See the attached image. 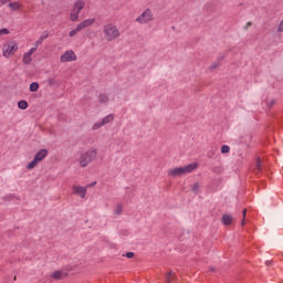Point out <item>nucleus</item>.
I'll use <instances>...</instances> for the list:
<instances>
[{"label":"nucleus","instance_id":"1","mask_svg":"<svg viewBox=\"0 0 283 283\" xmlns=\"http://www.w3.org/2000/svg\"><path fill=\"white\" fill-rule=\"evenodd\" d=\"M198 169V163L188 164L184 167H177L168 170V176L176 178L178 176H185V174H191V171Z\"/></svg>","mask_w":283,"mask_h":283},{"label":"nucleus","instance_id":"2","mask_svg":"<svg viewBox=\"0 0 283 283\" xmlns=\"http://www.w3.org/2000/svg\"><path fill=\"white\" fill-rule=\"evenodd\" d=\"M97 156H98V150L96 149H90L82 153L78 158L80 167H87V165L94 163Z\"/></svg>","mask_w":283,"mask_h":283},{"label":"nucleus","instance_id":"3","mask_svg":"<svg viewBox=\"0 0 283 283\" xmlns=\"http://www.w3.org/2000/svg\"><path fill=\"white\" fill-rule=\"evenodd\" d=\"M103 32L106 41H116L120 36V31L116 25L108 23L103 27Z\"/></svg>","mask_w":283,"mask_h":283},{"label":"nucleus","instance_id":"4","mask_svg":"<svg viewBox=\"0 0 283 283\" xmlns=\"http://www.w3.org/2000/svg\"><path fill=\"white\" fill-rule=\"evenodd\" d=\"M17 50H19V44H17V42L14 41L6 42L2 45V54L6 59H9L10 56H12V54H14Z\"/></svg>","mask_w":283,"mask_h":283},{"label":"nucleus","instance_id":"5","mask_svg":"<svg viewBox=\"0 0 283 283\" xmlns=\"http://www.w3.org/2000/svg\"><path fill=\"white\" fill-rule=\"evenodd\" d=\"M85 8V1L77 0L74 3L73 9L71 10L70 19L71 21H78V14H81V10Z\"/></svg>","mask_w":283,"mask_h":283},{"label":"nucleus","instance_id":"6","mask_svg":"<svg viewBox=\"0 0 283 283\" xmlns=\"http://www.w3.org/2000/svg\"><path fill=\"white\" fill-rule=\"evenodd\" d=\"M149 21H154V12H151V9L144 10L143 13L136 18V22L140 23V25H145L149 23Z\"/></svg>","mask_w":283,"mask_h":283},{"label":"nucleus","instance_id":"7","mask_svg":"<svg viewBox=\"0 0 283 283\" xmlns=\"http://www.w3.org/2000/svg\"><path fill=\"white\" fill-rule=\"evenodd\" d=\"M61 63H72V61H76V53L74 51L69 50L60 57Z\"/></svg>","mask_w":283,"mask_h":283},{"label":"nucleus","instance_id":"8","mask_svg":"<svg viewBox=\"0 0 283 283\" xmlns=\"http://www.w3.org/2000/svg\"><path fill=\"white\" fill-rule=\"evenodd\" d=\"M73 191L81 198H85V196H87V188L82 186H73Z\"/></svg>","mask_w":283,"mask_h":283},{"label":"nucleus","instance_id":"9","mask_svg":"<svg viewBox=\"0 0 283 283\" xmlns=\"http://www.w3.org/2000/svg\"><path fill=\"white\" fill-rule=\"evenodd\" d=\"M96 19H86L77 24L78 30H85V28H90L93 23H95Z\"/></svg>","mask_w":283,"mask_h":283},{"label":"nucleus","instance_id":"10","mask_svg":"<svg viewBox=\"0 0 283 283\" xmlns=\"http://www.w3.org/2000/svg\"><path fill=\"white\" fill-rule=\"evenodd\" d=\"M48 156V149H40L33 157L38 163H41Z\"/></svg>","mask_w":283,"mask_h":283},{"label":"nucleus","instance_id":"11","mask_svg":"<svg viewBox=\"0 0 283 283\" xmlns=\"http://www.w3.org/2000/svg\"><path fill=\"white\" fill-rule=\"evenodd\" d=\"M51 277L53 280H63L64 277H67V273H65L64 271H55L51 274Z\"/></svg>","mask_w":283,"mask_h":283},{"label":"nucleus","instance_id":"12","mask_svg":"<svg viewBox=\"0 0 283 283\" xmlns=\"http://www.w3.org/2000/svg\"><path fill=\"white\" fill-rule=\"evenodd\" d=\"M176 280H178V276H176V274L174 273V271H168L165 275V282L166 283H171V282H176Z\"/></svg>","mask_w":283,"mask_h":283},{"label":"nucleus","instance_id":"13","mask_svg":"<svg viewBox=\"0 0 283 283\" xmlns=\"http://www.w3.org/2000/svg\"><path fill=\"white\" fill-rule=\"evenodd\" d=\"M48 36H50V32L44 31V32L40 35L39 40L35 42V48H39V45H43V41H44V39H48Z\"/></svg>","mask_w":283,"mask_h":283},{"label":"nucleus","instance_id":"14","mask_svg":"<svg viewBox=\"0 0 283 283\" xmlns=\"http://www.w3.org/2000/svg\"><path fill=\"white\" fill-rule=\"evenodd\" d=\"M222 222L226 227H229L233 222V217H231L229 214H223Z\"/></svg>","mask_w":283,"mask_h":283},{"label":"nucleus","instance_id":"15","mask_svg":"<svg viewBox=\"0 0 283 283\" xmlns=\"http://www.w3.org/2000/svg\"><path fill=\"white\" fill-rule=\"evenodd\" d=\"M98 103L106 105V103H109V97L105 93H101L98 95Z\"/></svg>","mask_w":283,"mask_h":283},{"label":"nucleus","instance_id":"16","mask_svg":"<svg viewBox=\"0 0 283 283\" xmlns=\"http://www.w3.org/2000/svg\"><path fill=\"white\" fill-rule=\"evenodd\" d=\"M114 120V114H109L107 116H105L101 122H102V125H107L109 123H112Z\"/></svg>","mask_w":283,"mask_h":283},{"label":"nucleus","instance_id":"17","mask_svg":"<svg viewBox=\"0 0 283 283\" xmlns=\"http://www.w3.org/2000/svg\"><path fill=\"white\" fill-rule=\"evenodd\" d=\"M22 61L24 65H30V63H32V55H30V53H24Z\"/></svg>","mask_w":283,"mask_h":283},{"label":"nucleus","instance_id":"18","mask_svg":"<svg viewBox=\"0 0 283 283\" xmlns=\"http://www.w3.org/2000/svg\"><path fill=\"white\" fill-rule=\"evenodd\" d=\"M261 171H262V161L260 159H256L254 174H260Z\"/></svg>","mask_w":283,"mask_h":283},{"label":"nucleus","instance_id":"19","mask_svg":"<svg viewBox=\"0 0 283 283\" xmlns=\"http://www.w3.org/2000/svg\"><path fill=\"white\" fill-rule=\"evenodd\" d=\"M30 92H39V83L38 82H32L30 84Z\"/></svg>","mask_w":283,"mask_h":283},{"label":"nucleus","instance_id":"20","mask_svg":"<svg viewBox=\"0 0 283 283\" xmlns=\"http://www.w3.org/2000/svg\"><path fill=\"white\" fill-rule=\"evenodd\" d=\"M9 8H11V10H20L21 4H19V2H10L9 3Z\"/></svg>","mask_w":283,"mask_h":283},{"label":"nucleus","instance_id":"21","mask_svg":"<svg viewBox=\"0 0 283 283\" xmlns=\"http://www.w3.org/2000/svg\"><path fill=\"white\" fill-rule=\"evenodd\" d=\"M36 165H39V161L33 158V160L28 164L27 169H34Z\"/></svg>","mask_w":283,"mask_h":283},{"label":"nucleus","instance_id":"22","mask_svg":"<svg viewBox=\"0 0 283 283\" xmlns=\"http://www.w3.org/2000/svg\"><path fill=\"white\" fill-rule=\"evenodd\" d=\"M18 107L19 109H25L28 107V103L22 99L18 103Z\"/></svg>","mask_w":283,"mask_h":283},{"label":"nucleus","instance_id":"23","mask_svg":"<svg viewBox=\"0 0 283 283\" xmlns=\"http://www.w3.org/2000/svg\"><path fill=\"white\" fill-rule=\"evenodd\" d=\"M46 83H48V85H51V86H54V85H56V78H54V77H49L48 80H46Z\"/></svg>","mask_w":283,"mask_h":283},{"label":"nucleus","instance_id":"24","mask_svg":"<svg viewBox=\"0 0 283 283\" xmlns=\"http://www.w3.org/2000/svg\"><path fill=\"white\" fill-rule=\"evenodd\" d=\"M231 151V148L228 145L221 146V154H229Z\"/></svg>","mask_w":283,"mask_h":283},{"label":"nucleus","instance_id":"25","mask_svg":"<svg viewBox=\"0 0 283 283\" xmlns=\"http://www.w3.org/2000/svg\"><path fill=\"white\" fill-rule=\"evenodd\" d=\"M101 127H104L103 122L95 123V124L93 125V130L96 132V129H101Z\"/></svg>","mask_w":283,"mask_h":283},{"label":"nucleus","instance_id":"26","mask_svg":"<svg viewBox=\"0 0 283 283\" xmlns=\"http://www.w3.org/2000/svg\"><path fill=\"white\" fill-rule=\"evenodd\" d=\"M81 32V29H78V25L70 32V36H76Z\"/></svg>","mask_w":283,"mask_h":283},{"label":"nucleus","instance_id":"27","mask_svg":"<svg viewBox=\"0 0 283 283\" xmlns=\"http://www.w3.org/2000/svg\"><path fill=\"white\" fill-rule=\"evenodd\" d=\"M115 213H116V216H120V213H123V206L122 205H117V207L115 209Z\"/></svg>","mask_w":283,"mask_h":283},{"label":"nucleus","instance_id":"28","mask_svg":"<svg viewBox=\"0 0 283 283\" xmlns=\"http://www.w3.org/2000/svg\"><path fill=\"white\" fill-rule=\"evenodd\" d=\"M199 189H200V184H195L191 188V191L196 193Z\"/></svg>","mask_w":283,"mask_h":283},{"label":"nucleus","instance_id":"29","mask_svg":"<svg viewBox=\"0 0 283 283\" xmlns=\"http://www.w3.org/2000/svg\"><path fill=\"white\" fill-rule=\"evenodd\" d=\"M3 34H10V30L8 29H0V36Z\"/></svg>","mask_w":283,"mask_h":283},{"label":"nucleus","instance_id":"30","mask_svg":"<svg viewBox=\"0 0 283 283\" xmlns=\"http://www.w3.org/2000/svg\"><path fill=\"white\" fill-rule=\"evenodd\" d=\"M36 48H31L27 53L32 56L36 52Z\"/></svg>","mask_w":283,"mask_h":283},{"label":"nucleus","instance_id":"31","mask_svg":"<svg viewBox=\"0 0 283 283\" xmlns=\"http://www.w3.org/2000/svg\"><path fill=\"white\" fill-rule=\"evenodd\" d=\"M243 220L241 222L242 227H244V219L247 218V209H243L242 211Z\"/></svg>","mask_w":283,"mask_h":283},{"label":"nucleus","instance_id":"32","mask_svg":"<svg viewBox=\"0 0 283 283\" xmlns=\"http://www.w3.org/2000/svg\"><path fill=\"white\" fill-rule=\"evenodd\" d=\"M126 258H128L129 260H132V258H134V252H127L126 254H124Z\"/></svg>","mask_w":283,"mask_h":283},{"label":"nucleus","instance_id":"33","mask_svg":"<svg viewBox=\"0 0 283 283\" xmlns=\"http://www.w3.org/2000/svg\"><path fill=\"white\" fill-rule=\"evenodd\" d=\"M219 65H220V64H218V63H212V64L210 65V70H216Z\"/></svg>","mask_w":283,"mask_h":283},{"label":"nucleus","instance_id":"34","mask_svg":"<svg viewBox=\"0 0 283 283\" xmlns=\"http://www.w3.org/2000/svg\"><path fill=\"white\" fill-rule=\"evenodd\" d=\"M8 1H10V0H0V8H1V6H6Z\"/></svg>","mask_w":283,"mask_h":283},{"label":"nucleus","instance_id":"35","mask_svg":"<svg viewBox=\"0 0 283 283\" xmlns=\"http://www.w3.org/2000/svg\"><path fill=\"white\" fill-rule=\"evenodd\" d=\"M252 23L251 22H248L247 25L244 27L245 30H249V28H251Z\"/></svg>","mask_w":283,"mask_h":283},{"label":"nucleus","instance_id":"36","mask_svg":"<svg viewBox=\"0 0 283 283\" xmlns=\"http://www.w3.org/2000/svg\"><path fill=\"white\" fill-rule=\"evenodd\" d=\"M275 104V101H271V103L269 104V107H273V105Z\"/></svg>","mask_w":283,"mask_h":283},{"label":"nucleus","instance_id":"37","mask_svg":"<svg viewBox=\"0 0 283 283\" xmlns=\"http://www.w3.org/2000/svg\"><path fill=\"white\" fill-rule=\"evenodd\" d=\"M265 264H266V266H271L272 261H266Z\"/></svg>","mask_w":283,"mask_h":283},{"label":"nucleus","instance_id":"38","mask_svg":"<svg viewBox=\"0 0 283 283\" xmlns=\"http://www.w3.org/2000/svg\"><path fill=\"white\" fill-rule=\"evenodd\" d=\"M212 157H213V153H209L208 158H212Z\"/></svg>","mask_w":283,"mask_h":283},{"label":"nucleus","instance_id":"39","mask_svg":"<svg viewBox=\"0 0 283 283\" xmlns=\"http://www.w3.org/2000/svg\"><path fill=\"white\" fill-rule=\"evenodd\" d=\"M95 185H96V181L92 182V184H91V187H94Z\"/></svg>","mask_w":283,"mask_h":283},{"label":"nucleus","instance_id":"40","mask_svg":"<svg viewBox=\"0 0 283 283\" xmlns=\"http://www.w3.org/2000/svg\"><path fill=\"white\" fill-rule=\"evenodd\" d=\"M8 198H9V200H12L13 197H12V195H9Z\"/></svg>","mask_w":283,"mask_h":283},{"label":"nucleus","instance_id":"41","mask_svg":"<svg viewBox=\"0 0 283 283\" xmlns=\"http://www.w3.org/2000/svg\"><path fill=\"white\" fill-rule=\"evenodd\" d=\"M210 271H216V269H213V268H210Z\"/></svg>","mask_w":283,"mask_h":283}]
</instances>
